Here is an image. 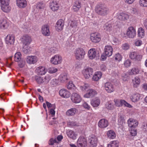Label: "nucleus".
Instances as JSON below:
<instances>
[{
    "mask_svg": "<svg viewBox=\"0 0 147 147\" xmlns=\"http://www.w3.org/2000/svg\"><path fill=\"white\" fill-rule=\"evenodd\" d=\"M32 41L31 37L28 35H24L22 36L21 38V41L23 44L22 51L24 53L27 54L30 51V48L29 45Z\"/></svg>",
    "mask_w": 147,
    "mask_h": 147,
    "instance_id": "1",
    "label": "nucleus"
},
{
    "mask_svg": "<svg viewBox=\"0 0 147 147\" xmlns=\"http://www.w3.org/2000/svg\"><path fill=\"white\" fill-rule=\"evenodd\" d=\"M96 13L101 16L107 15L109 12V8L106 6L102 4H98L95 8Z\"/></svg>",
    "mask_w": 147,
    "mask_h": 147,
    "instance_id": "2",
    "label": "nucleus"
},
{
    "mask_svg": "<svg viewBox=\"0 0 147 147\" xmlns=\"http://www.w3.org/2000/svg\"><path fill=\"white\" fill-rule=\"evenodd\" d=\"M74 55L76 60L81 61L84 58L86 52L84 49L83 48L78 47L76 48L74 50Z\"/></svg>",
    "mask_w": 147,
    "mask_h": 147,
    "instance_id": "3",
    "label": "nucleus"
},
{
    "mask_svg": "<svg viewBox=\"0 0 147 147\" xmlns=\"http://www.w3.org/2000/svg\"><path fill=\"white\" fill-rule=\"evenodd\" d=\"M62 61V57L59 55L56 54L51 58L50 62L51 64L56 65L61 64Z\"/></svg>",
    "mask_w": 147,
    "mask_h": 147,
    "instance_id": "4",
    "label": "nucleus"
},
{
    "mask_svg": "<svg viewBox=\"0 0 147 147\" xmlns=\"http://www.w3.org/2000/svg\"><path fill=\"white\" fill-rule=\"evenodd\" d=\"M71 99L74 103L78 104L80 103L82 101V98L80 95L77 93H73L71 97Z\"/></svg>",
    "mask_w": 147,
    "mask_h": 147,
    "instance_id": "5",
    "label": "nucleus"
},
{
    "mask_svg": "<svg viewBox=\"0 0 147 147\" xmlns=\"http://www.w3.org/2000/svg\"><path fill=\"white\" fill-rule=\"evenodd\" d=\"M126 35L128 38H134L136 35V30L135 28L132 26H130L127 30Z\"/></svg>",
    "mask_w": 147,
    "mask_h": 147,
    "instance_id": "6",
    "label": "nucleus"
},
{
    "mask_svg": "<svg viewBox=\"0 0 147 147\" xmlns=\"http://www.w3.org/2000/svg\"><path fill=\"white\" fill-rule=\"evenodd\" d=\"M93 73V70L91 68H86L82 71V73L84 78L86 79L90 78L92 75Z\"/></svg>",
    "mask_w": 147,
    "mask_h": 147,
    "instance_id": "7",
    "label": "nucleus"
},
{
    "mask_svg": "<svg viewBox=\"0 0 147 147\" xmlns=\"http://www.w3.org/2000/svg\"><path fill=\"white\" fill-rule=\"evenodd\" d=\"M90 40L94 43H97L101 40L100 34L98 33H93L91 34L90 36Z\"/></svg>",
    "mask_w": 147,
    "mask_h": 147,
    "instance_id": "8",
    "label": "nucleus"
},
{
    "mask_svg": "<svg viewBox=\"0 0 147 147\" xmlns=\"http://www.w3.org/2000/svg\"><path fill=\"white\" fill-rule=\"evenodd\" d=\"M129 97L131 101L135 102L138 101L140 100L141 95L138 93L135 92L130 93L129 94Z\"/></svg>",
    "mask_w": 147,
    "mask_h": 147,
    "instance_id": "9",
    "label": "nucleus"
},
{
    "mask_svg": "<svg viewBox=\"0 0 147 147\" xmlns=\"http://www.w3.org/2000/svg\"><path fill=\"white\" fill-rule=\"evenodd\" d=\"M87 142L86 139L83 136H80L78 139L77 145L78 147H86Z\"/></svg>",
    "mask_w": 147,
    "mask_h": 147,
    "instance_id": "10",
    "label": "nucleus"
},
{
    "mask_svg": "<svg viewBox=\"0 0 147 147\" xmlns=\"http://www.w3.org/2000/svg\"><path fill=\"white\" fill-rule=\"evenodd\" d=\"M129 58L135 61H140L142 59V56L136 52H132L129 55Z\"/></svg>",
    "mask_w": 147,
    "mask_h": 147,
    "instance_id": "11",
    "label": "nucleus"
},
{
    "mask_svg": "<svg viewBox=\"0 0 147 147\" xmlns=\"http://www.w3.org/2000/svg\"><path fill=\"white\" fill-rule=\"evenodd\" d=\"M59 94L61 97L65 98H68L71 95L70 92L67 89L64 88L59 90Z\"/></svg>",
    "mask_w": 147,
    "mask_h": 147,
    "instance_id": "12",
    "label": "nucleus"
},
{
    "mask_svg": "<svg viewBox=\"0 0 147 147\" xmlns=\"http://www.w3.org/2000/svg\"><path fill=\"white\" fill-rule=\"evenodd\" d=\"M90 146L91 147H96L97 144L98 139L94 135H92L89 137L88 140Z\"/></svg>",
    "mask_w": 147,
    "mask_h": 147,
    "instance_id": "13",
    "label": "nucleus"
},
{
    "mask_svg": "<svg viewBox=\"0 0 147 147\" xmlns=\"http://www.w3.org/2000/svg\"><path fill=\"white\" fill-rule=\"evenodd\" d=\"M64 22L63 20L62 19L59 20L57 22L55 25V28L56 31L60 32L63 28Z\"/></svg>",
    "mask_w": 147,
    "mask_h": 147,
    "instance_id": "14",
    "label": "nucleus"
},
{
    "mask_svg": "<svg viewBox=\"0 0 147 147\" xmlns=\"http://www.w3.org/2000/svg\"><path fill=\"white\" fill-rule=\"evenodd\" d=\"M127 124L130 128H135L138 125V121L133 118H129L127 121Z\"/></svg>",
    "mask_w": 147,
    "mask_h": 147,
    "instance_id": "15",
    "label": "nucleus"
},
{
    "mask_svg": "<svg viewBox=\"0 0 147 147\" xmlns=\"http://www.w3.org/2000/svg\"><path fill=\"white\" fill-rule=\"evenodd\" d=\"M50 7L53 11L57 12L60 8V5L57 1H53L50 3Z\"/></svg>",
    "mask_w": 147,
    "mask_h": 147,
    "instance_id": "16",
    "label": "nucleus"
},
{
    "mask_svg": "<svg viewBox=\"0 0 147 147\" xmlns=\"http://www.w3.org/2000/svg\"><path fill=\"white\" fill-rule=\"evenodd\" d=\"M105 88L107 92L109 93L113 92L115 90L113 85L109 82H107L105 84Z\"/></svg>",
    "mask_w": 147,
    "mask_h": 147,
    "instance_id": "17",
    "label": "nucleus"
},
{
    "mask_svg": "<svg viewBox=\"0 0 147 147\" xmlns=\"http://www.w3.org/2000/svg\"><path fill=\"white\" fill-rule=\"evenodd\" d=\"M108 125V121L105 119H101L98 123V126L101 129H104L107 127Z\"/></svg>",
    "mask_w": 147,
    "mask_h": 147,
    "instance_id": "18",
    "label": "nucleus"
},
{
    "mask_svg": "<svg viewBox=\"0 0 147 147\" xmlns=\"http://www.w3.org/2000/svg\"><path fill=\"white\" fill-rule=\"evenodd\" d=\"M105 54L109 57L111 56L113 54V50L112 47L109 45H107L105 46L104 48Z\"/></svg>",
    "mask_w": 147,
    "mask_h": 147,
    "instance_id": "19",
    "label": "nucleus"
},
{
    "mask_svg": "<svg viewBox=\"0 0 147 147\" xmlns=\"http://www.w3.org/2000/svg\"><path fill=\"white\" fill-rule=\"evenodd\" d=\"M38 61V58L35 56H29L26 59L27 63L29 64H34Z\"/></svg>",
    "mask_w": 147,
    "mask_h": 147,
    "instance_id": "20",
    "label": "nucleus"
},
{
    "mask_svg": "<svg viewBox=\"0 0 147 147\" xmlns=\"http://www.w3.org/2000/svg\"><path fill=\"white\" fill-rule=\"evenodd\" d=\"M104 28L107 32L109 34H113L115 32L113 26L111 24H106L104 26Z\"/></svg>",
    "mask_w": 147,
    "mask_h": 147,
    "instance_id": "21",
    "label": "nucleus"
},
{
    "mask_svg": "<svg viewBox=\"0 0 147 147\" xmlns=\"http://www.w3.org/2000/svg\"><path fill=\"white\" fill-rule=\"evenodd\" d=\"M41 32L42 34L45 36H49L50 34L49 30V28L47 25H44L41 28Z\"/></svg>",
    "mask_w": 147,
    "mask_h": 147,
    "instance_id": "22",
    "label": "nucleus"
},
{
    "mask_svg": "<svg viewBox=\"0 0 147 147\" xmlns=\"http://www.w3.org/2000/svg\"><path fill=\"white\" fill-rule=\"evenodd\" d=\"M97 94V91L92 89H89L87 92L85 94L84 97L86 98H89L96 95Z\"/></svg>",
    "mask_w": 147,
    "mask_h": 147,
    "instance_id": "23",
    "label": "nucleus"
},
{
    "mask_svg": "<svg viewBox=\"0 0 147 147\" xmlns=\"http://www.w3.org/2000/svg\"><path fill=\"white\" fill-rule=\"evenodd\" d=\"M66 134L68 137L73 140H76L78 136L77 133L71 130H67Z\"/></svg>",
    "mask_w": 147,
    "mask_h": 147,
    "instance_id": "24",
    "label": "nucleus"
},
{
    "mask_svg": "<svg viewBox=\"0 0 147 147\" xmlns=\"http://www.w3.org/2000/svg\"><path fill=\"white\" fill-rule=\"evenodd\" d=\"M6 43L8 45H12L14 42V37L12 35H8L5 38Z\"/></svg>",
    "mask_w": 147,
    "mask_h": 147,
    "instance_id": "25",
    "label": "nucleus"
},
{
    "mask_svg": "<svg viewBox=\"0 0 147 147\" xmlns=\"http://www.w3.org/2000/svg\"><path fill=\"white\" fill-rule=\"evenodd\" d=\"M9 26V23L6 19H1L0 20V28L5 29L8 28Z\"/></svg>",
    "mask_w": 147,
    "mask_h": 147,
    "instance_id": "26",
    "label": "nucleus"
},
{
    "mask_svg": "<svg viewBox=\"0 0 147 147\" xmlns=\"http://www.w3.org/2000/svg\"><path fill=\"white\" fill-rule=\"evenodd\" d=\"M35 71L38 75H43L46 73L47 70L45 67L40 66L36 68Z\"/></svg>",
    "mask_w": 147,
    "mask_h": 147,
    "instance_id": "27",
    "label": "nucleus"
},
{
    "mask_svg": "<svg viewBox=\"0 0 147 147\" xmlns=\"http://www.w3.org/2000/svg\"><path fill=\"white\" fill-rule=\"evenodd\" d=\"M88 57L90 59L94 58L96 55V51L95 49L92 48L88 51Z\"/></svg>",
    "mask_w": 147,
    "mask_h": 147,
    "instance_id": "28",
    "label": "nucleus"
},
{
    "mask_svg": "<svg viewBox=\"0 0 147 147\" xmlns=\"http://www.w3.org/2000/svg\"><path fill=\"white\" fill-rule=\"evenodd\" d=\"M140 68L138 67H134L129 70L127 73L129 75H136L139 74Z\"/></svg>",
    "mask_w": 147,
    "mask_h": 147,
    "instance_id": "29",
    "label": "nucleus"
},
{
    "mask_svg": "<svg viewBox=\"0 0 147 147\" xmlns=\"http://www.w3.org/2000/svg\"><path fill=\"white\" fill-rule=\"evenodd\" d=\"M78 112L77 109L74 108H71L66 111V115L68 116H74Z\"/></svg>",
    "mask_w": 147,
    "mask_h": 147,
    "instance_id": "30",
    "label": "nucleus"
},
{
    "mask_svg": "<svg viewBox=\"0 0 147 147\" xmlns=\"http://www.w3.org/2000/svg\"><path fill=\"white\" fill-rule=\"evenodd\" d=\"M16 4L20 8H24L27 5V1L26 0H16Z\"/></svg>",
    "mask_w": 147,
    "mask_h": 147,
    "instance_id": "31",
    "label": "nucleus"
},
{
    "mask_svg": "<svg viewBox=\"0 0 147 147\" xmlns=\"http://www.w3.org/2000/svg\"><path fill=\"white\" fill-rule=\"evenodd\" d=\"M140 79L138 76L135 77L132 80V86L135 88H137L138 87L140 84Z\"/></svg>",
    "mask_w": 147,
    "mask_h": 147,
    "instance_id": "32",
    "label": "nucleus"
},
{
    "mask_svg": "<svg viewBox=\"0 0 147 147\" xmlns=\"http://www.w3.org/2000/svg\"><path fill=\"white\" fill-rule=\"evenodd\" d=\"M118 123L119 127L121 128H122L125 123V120L123 115H120L119 116L118 118Z\"/></svg>",
    "mask_w": 147,
    "mask_h": 147,
    "instance_id": "33",
    "label": "nucleus"
},
{
    "mask_svg": "<svg viewBox=\"0 0 147 147\" xmlns=\"http://www.w3.org/2000/svg\"><path fill=\"white\" fill-rule=\"evenodd\" d=\"M102 74L100 71H97L94 74L92 78V80L94 81H98L101 78Z\"/></svg>",
    "mask_w": 147,
    "mask_h": 147,
    "instance_id": "34",
    "label": "nucleus"
},
{
    "mask_svg": "<svg viewBox=\"0 0 147 147\" xmlns=\"http://www.w3.org/2000/svg\"><path fill=\"white\" fill-rule=\"evenodd\" d=\"M9 4H1V9L3 11L6 13H8L10 11L11 8L9 5Z\"/></svg>",
    "mask_w": 147,
    "mask_h": 147,
    "instance_id": "35",
    "label": "nucleus"
},
{
    "mask_svg": "<svg viewBox=\"0 0 147 147\" xmlns=\"http://www.w3.org/2000/svg\"><path fill=\"white\" fill-rule=\"evenodd\" d=\"M119 18L122 20H127L129 18V16L127 14L124 12H120L119 13Z\"/></svg>",
    "mask_w": 147,
    "mask_h": 147,
    "instance_id": "36",
    "label": "nucleus"
},
{
    "mask_svg": "<svg viewBox=\"0 0 147 147\" xmlns=\"http://www.w3.org/2000/svg\"><path fill=\"white\" fill-rule=\"evenodd\" d=\"M100 102V99L96 97L92 100L91 104L93 107H97L99 105Z\"/></svg>",
    "mask_w": 147,
    "mask_h": 147,
    "instance_id": "37",
    "label": "nucleus"
},
{
    "mask_svg": "<svg viewBox=\"0 0 147 147\" xmlns=\"http://www.w3.org/2000/svg\"><path fill=\"white\" fill-rule=\"evenodd\" d=\"M67 79V75L65 73L61 74L59 78V80L61 82L63 83L66 82Z\"/></svg>",
    "mask_w": 147,
    "mask_h": 147,
    "instance_id": "38",
    "label": "nucleus"
},
{
    "mask_svg": "<svg viewBox=\"0 0 147 147\" xmlns=\"http://www.w3.org/2000/svg\"><path fill=\"white\" fill-rule=\"evenodd\" d=\"M80 89L83 92H85L88 88H89V85L87 83H83L79 85Z\"/></svg>",
    "mask_w": 147,
    "mask_h": 147,
    "instance_id": "39",
    "label": "nucleus"
},
{
    "mask_svg": "<svg viewBox=\"0 0 147 147\" xmlns=\"http://www.w3.org/2000/svg\"><path fill=\"white\" fill-rule=\"evenodd\" d=\"M81 4L79 1H76L73 7V10L75 12L78 11L81 8Z\"/></svg>",
    "mask_w": 147,
    "mask_h": 147,
    "instance_id": "40",
    "label": "nucleus"
},
{
    "mask_svg": "<svg viewBox=\"0 0 147 147\" xmlns=\"http://www.w3.org/2000/svg\"><path fill=\"white\" fill-rule=\"evenodd\" d=\"M107 135L108 137L110 139H114L116 136V134L115 132L112 130L108 131Z\"/></svg>",
    "mask_w": 147,
    "mask_h": 147,
    "instance_id": "41",
    "label": "nucleus"
},
{
    "mask_svg": "<svg viewBox=\"0 0 147 147\" xmlns=\"http://www.w3.org/2000/svg\"><path fill=\"white\" fill-rule=\"evenodd\" d=\"M124 100L118 99H114V102L115 105L117 107H121L123 105Z\"/></svg>",
    "mask_w": 147,
    "mask_h": 147,
    "instance_id": "42",
    "label": "nucleus"
},
{
    "mask_svg": "<svg viewBox=\"0 0 147 147\" xmlns=\"http://www.w3.org/2000/svg\"><path fill=\"white\" fill-rule=\"evenodd\" d=\"M51 78L50 76L48 75H47L44 77H42V84L46 85L47 84L50 80Z\"/></svg>",
    "mask_w": 147,
    "mask_h": 147,
    "instance_id": "43",
    "label": "nucleus"
},
{
    "mask_svg": "<svg viewBox=\"0 0 147 147\" xmlns=\"http://www.w3.org/2000/svg\"><path fill=\"white\" fill-rule=\"evenodd\" d=\"M144 31L143 28L142 27L139 28L138 31V36L140 38H142L144 37Z\"/></svg>",
    "mask_w": 147,
    "mask_h": 147,
    "instance_id": "44",
    "label": "nucleus"
},
{
    "mask_svg": "<svg viewBox=\"0 0 147 147\" xmlns=\"http://www.w3.org/2000/svg\"><path fill=\"white\" fill-rule=\"evenodd\" d=\"M119 144L118 142L115 140L111 142L108 145V147H118Z\"/></svg>",
    "mask_w": 147,
    "mask_h": 147,
    "instance_id": "45",
    "label": "nucleus"
},
{
    "mask_svg": "<svg viewBox=\"0 0 147 147\" xmlns=\"http://www.w3.org/2000/svg\"><path fill=\"white\" fill-rule=\"evenodd\" d=\"M22 55L20 52L16 53L14 55V60L16 62L20 61L21 59Z\"/></svg>",
    "mask_w": 147,
    "mask_h": 147,
    "instance_id": "46",
    "label": "nucleus"
},
{
    "mask_svg": "<svg viewBox=\"0 0 147 147\" xmlns=\"http://www.w3.org/2000/svg\"><path fill=\"white\" fill-rule=\"evenodd\" d=\"M105 107L107 109L112 110L114 108L113 105L110 102H108L105 105Z\"/></svg>",
    "mask_w": 147,
    "mask_h": 147,
    "instance_id": "47",
    "label": "nucleus"
},
{
    "mask_svg": "<svg viewBox=\"0 0 147 147\" xmlns=\"http://www.w3.org/2000/svg\"><path fill=\"white\" fill-rule=\"evenodd\" d=\"M58 80L56 79H52L50 82L51 86L52 87H55L58 84Z\"/></svg>",
    "mask_w": 147,
    "mask_h": 147,
    "instance_id": "48",
    "label": "nucleus"
},
{
    "mask_svg": "<svg viewBox=\"0 0 147 147\" xmlns=\"http://www.w3.org/2000/svg\"><path fill=\"white\" fill-rule=\"evenodd\" d=\"M139 4L141 7H147V0H140Z\"/></svg>",
    "mask_w": 147,
    "mask_h": 147,
    "instance_id": "49",
    "label": "nucleus"
},
{
    "mask_svg": "<svg viewBox=\"0 0 147 147\" xmlns=\"http://www.w3.org/2000/svg\"><path fill=\"white\" fill-rule=\"evenodd\" d=\"M58 69L57 68L53 67H51L48 69V72L50 74L55 73L57 71Z\"/></svg>",
    "mask_w": 147,
    "mask_h": 147,
    "instance_id": "50",
    "label": "nucleus"
},
{
    "mask_svg": "<svg viewBox=\"0 0 147 147\" xmlns=\"http://www.w3.org/2000/svg\"><path fill=\"white\" fill-rule=\"evenodd\" d=\"M49 144L50 145L55 144L58 145L59 144V142H57L56 138H51L49 141Z\"/></svg>",
    "mask_w": 147,
    "mask_h": 147,
    "instance_id": "51",
    "label": "nucleus"
},
{
    "mask_svg": "<svg viewBox=\"0 0 147 147\" xmlns=\"http://www.w3.org/2000/svg\"><path fill=\"white\" fill-rule=\"evenodd\" d=\"M128 75V73H124L122 74V78L124 81H127L129 80V77Z\"/></svg>",
    "mask_w": 147,
    "mask_h": 147,
    "instance_id": "52",
    "label": "nucleus"
},
{
    "mask_svg": "<svg viewBox=\"0 0 147 147\" xmlns=\"http://www.w3.org/2000/svg\"><path fill=\"white\" fill-rule=\"evenodd\" d=\"M35 79L38 84H42V77L36 76L34 77Z\"/></svg>",
    "mask_w": 147,
    "mask_h": 147,
    "instance_id": "53",
    "label": "nucleus"
},
{
    "mask_svg": "<svg viewBox=\"0 0 147 147\" xmlns=\"http://www.w3.org/2000/svg\"><path fill=\"white\" fill-rule=\"evenodd\" d=\"M131 135L132 136H135L137 134V131L135 128H130Z\"/></svg>",
    "mask_w": 147,
    "mask_h": 147,
    "instance_id": "54",
    "label": "nucleus"
},
{
    "mask_svg": "<svg viewBox=\"0 0 147 147\" xmlns=\"http://www.w3.org/2000/svg\"><path fill=\"white\" fill-rule=\"evenodd\" d=\"M129 45L127 43H125L121 46V48L122 49L124 50H126L128 49L129 48Z\"/></svg>",
    "mask_w": 147,
    "mask_h": 147,
    "instance_id": "55",
    "label": "nucleus"
},
{
    "mask_svg": "<svg viewBox=\"0 0 147 147\" xmlns=\"http://www.w3.org/2000/svg\"><path fill=\"white\" fill-rule=\"evenodd\" d=\"M70 25L72 28L75 29L76 28L77 26V23L76 21H71L69 22Z\"/></svg>",
    "mask_w": 147,
    "mask_h": 147,
    "instance_id": "56",
    "label": "nucleus"
},
{
    "mask_svg": "<svg viewBox=\"0 0 147 147\" xmlns=\"http://www.w3.org/2000/svg\"><path fill=\"white\" fill-rule=\"evenodd\" d=\"M142 44V41L141 40L136 39L134 41V45L136 46H140Z\"/></svg>",
    "mask_w": 147,
    "mask_h": 147,
    "instance_id": "57",
    "label": "nucleus"
},
{
    "mask_svg": "<svg viewBox=\"0 0 147 147\" xmlns=\"http://www.w3.org/2000/svg\"><path fill=\"white\" fill-rule=\"evenodd\" d=\"M131 62L129 59H127L125 60L124 63V66L126 67H129L131 65Z\"/></svg>",
    "mask_w": 147,
    "mask_h": 147,
    "instance_id": "58",
    "label": "nucleus"
},
{
    "mask_svg": "<svg viewBox=\"0 0 147 147\" xmlns=\"http://www.w3.org/2000/svg\"><path fill=\"white\" fill-rule=\"evenodd\" d=\"M115 58L116 61H119L121 60L122 57L121 55L118 53L115 54Z\"/></svg>",
    "mask_w": 147,
    "mask_h": 147,
    "instance_id": "59",
    "label": "nucleus"
},
{
    "mask_svg": "<svg viewBox=\"0 0 147 147\" xmlns=\"http://www.w3.org/2000/svg\"><path fill=\"white\" fill-rule=\"evenodd\" d=\"M57 48L55 47H53L50 48L48 51V52L52 54L55 53L57 51Z\"/></svg>",
    "mask_w": 147,
    "mask_h": 147,
    "instance_id": "60",
    "label": "nucleus"
},
{
    "mask_svg": "<svg viewBox=\"0 0 147 147\" xmlns=\"http://www.w3.org/2000/svg\"><path fill=\"white\" fill-rule=\"evenodd\" d=\"M67 88L69 89H74V88H75V86L72 81H70L69 82L67 86Z\"/></svg>",
    "mask_w": 147,
    "mask_h": 147,
    "instance_id": "61",
    "label": "nucleus"
},
{
    "mask_svg": "<svg viewBox=\"0 0 147 147\" xmlns=\"http://www.w3.org/2000/svg\"><path fill=\"white\" fill-rule=\"evenodd\" d=\"M45 5L42 2H39L38 3L36 7L38 9H42L44 8Z\"/></svg>",
    "mask_w": 147,
    "mask_h": 147,
    "instance_id": "62",
    "label": "nucleus"
},
{
    "mask_svg": "<svg viewBox=\"0 0 147 147\" xmlns=\"http://www.w3.org/2000/svg\"><path fill=\"white\" fill-rule=\"evenodd\" d=\"M99 67L100 69L103 71H105L107 69L105 64L103 63L100 65Z\"/></svg>",
    "mask_w": 147,
    "mask_h": 147,
    "instance_id": "63",
    "label": "nucleus"
},
{
    "mask_svg": "<svg viewBox=\"0 0 147 147\" xmlns=\"http://www.w3.org/2000/svg\"><path fill=\"white\" fill-rule=\"evenodd\" d=\"M142 128L143 131L146 133H147V123L143 124L142 127Z\"/></svg>",
    "mask_w": 147,
    "mask_h": 147,
    "instance_id": "64",
    "label": "nucleus"
}]
</instances>
